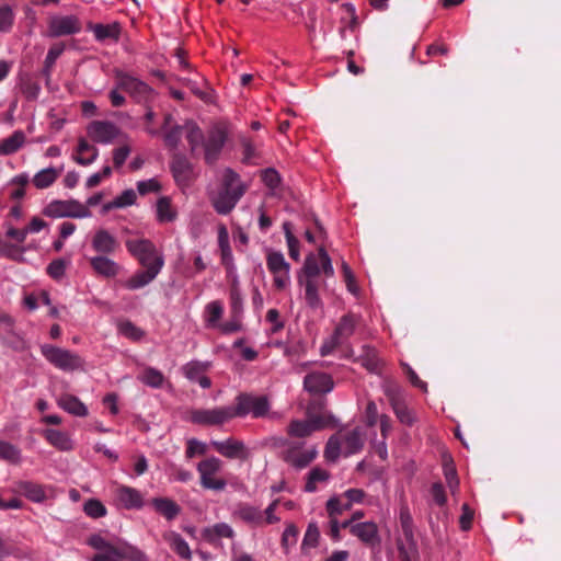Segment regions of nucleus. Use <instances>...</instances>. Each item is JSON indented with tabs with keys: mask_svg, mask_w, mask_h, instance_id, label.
<instances>
[{
	"mask_svg": "<svg viewBox=\"0 0 561 561\" xmlns=\"http://www.w3.org/2000/svg\"><path fill=\"white\" fill-rule=\"evenodd\" d=\"M51 35H73L81 32H91L93 35H119L121 23L113 21L108 23L82 22L75 15L51 16L49 19Z\"/></svg>",
	"mask_w": 561,
	"mask_h": 561,
	"instance_id": "1",
	"label": "nucleus"
},
{
	"mask_svg": "<svg viewBox=\"0 0 561 561\" xmlns=\"http://www.w3.org/2000/svg\"><path fill=\"white\" fill-rule=\"evenodd\" d=\"M243 194L244 188L239 183V175L233 170L227 169L218 193L211 197V204L218 214L228 215Z\"/></svg>",
	"mask_w": 561,
	"mask_h": 561,
	"instance_id": "2",
	"label": "nucleus"
},
{
	"mask_svg": "<svg viewBox=\"0 0 561 561\" xmlns=\"http://www.w3.org/2000/svg\"><path fill=\"white\" fill-rule=\"evenodd\" d=\"M128 252L138 261L144 270L157 268L160 273L164 266V257L148 239H129L125 242Z\"/></svg>",
	"mask_w": 561,
	"mask_h": 561,
	"instance_id": "3",
	"label": "nucleus"
},
{
	"mask_svg": "<svg viewBox=\"0 0 561 561\" xmlns=\"http://www.w3.org/2000/svg\"><path fill=\"white\" fill-rule=\"evenodd\" d=\"M236 417L233 407H216L213 409H192L187 420L203 426H221Z\"/></svg>",
	"mask_w": 561,
	"mask_h": 561,
	"instance_id": "4",
	"label": "nucleus"
},
{
	"mask_svg": "<svg viewBox=\"0 0 561 561\" xmlns=\"http://www.w3.org/2000/svg\"><path fill=\"white\" fill-rule=\"evenodd\" d=\"M41 352L51 365L64 371L80 369L84 363L78 354L51 344L42 345Z\"/></svg>",
	"mask_w": 561,
	"mask_h": 561,
	"instance_id": "5",
	"label": "nucleus"
},
{
	"mask_svg": "<svg viewBox=\"0 0 561 561\" xmlns=\"http://www.w3.org/2000/svg\"><path fill=\"white\" fill-rule=\"evenodd\" d=\"M228 125L224 122L214 124L206 133L204 141V159L207 164H214L227 141Z\"/></svg>",
	"mask_w": 561,
	"mask_h": 561,
	"instance_id": "6",
	"label": "nucleus"
},
{
	"mask_svg": "<svg viewBox=\"0 0 561 561\" xmlns=\"http://www.w3.org/2000/svg\"><path fill=\"white\" fill-rule=\"evenodd\" d=\"M224 462L217 457H208L197 463L199 483L206 490L224 491L227 482L222 478L216 477L221 470Z\"/></svg>",
	"mask_w": 561,
	"mask_h": 561,
	"instance_id": "7",
	"label": "nucleus"
},
{
	"mask_svg": "<svg viewBox=\"0 0 561 561\" xmlns=\"http://www.w3.org/2000/svg\"><path fill=\"white\" fill-rule=\"evenodd\" d=\"M232 407L236 417H244L251 414L252 417L259 419L267 414L270 402L265 396L257 397L250 393H240L236 398V405Z\"/></svg>",
	"mask_w": 561,
	"mask_h": 561,
	"instance_id": "8",
	"label": "nucleus"
},
{
	"mask_svg": "<svg viewBox=\"0 0 561 561\" xmlns=\"http://www.w3.org/2000/svg\"><path fill=\"white\" fill-rule=\"evenodd\" d=\"M321 272L325 277L334 275L332 261L323 247L318 249L317 255L309 253L306 256L300 276L318 278Z\"/></svg>",
	"mask_w": 561,
	"mask_h": 561,
	"instance_id": "9",
	"label": "nucleus"
},
{
	"mask_svg": "<svg viewBox=\"0 0 561 561\" xmlns=\"http://www.w3.org/2000/svg\"><path fill=\"white\" fill-rule=\"evenodd\" d=\"M44 214L48 217L60 218V217H71V218H85L91 215L89 208L78 201H54L49 203L45 209Z\"/></svg>",
	"mask_w": 561,
	"mask_h": 561,
	"instance_id": "10",
	"label": "nucleus"
},
{
	"mask_svg": "<svg viewBox=\"0 0 561 561\" xmlns=\"http://www.w3.org/2000/svg\"><path fill=\"white\" fill-rule=\"evenodd\" d=\"M385 396L387 397L398 420L404 425H413L415 416L408 408L401 388L394 383H389L385 387Z\"/></svg>",
	"mask_w": 561,
	"mask_h": 561,
	"instance_id": "11",
	"label": "nucleus"
},
{
	"mask_svg": "<svg viewBox=\"0 0 561 561\" xmlns=\"http://www.w3.org/2000/svg\"><path fill=\"white\" fill-rule=\"evenodd\" d=\"M115 80L117 89L129 93L137 101L147 100L152 93V89L146 82L122 70H115Z\"/></svg>",
	"mask_w": 561,
	"mask_h": 561,
	"instance_id": "12",
	"label": "nucleus"
},
{
	"mask_svg": "<svg viewBox=\"0 0 561 561\" xmlns=\"http://www.w3.org/2000/svg\"><path fill=\"white\" fill-rule=\"evenodd\" d=\"M304 443L293 442L289 447L284 449L282 458L284 461L296 469L306 468L316 457L314 449H302Z\"/></svg>",
	"mask_w": 561,
	"mask_h": 561,
	"instance_id": "13",
	"label": "nucleus"
},
{
	"mask_svg": "<svg viewBox=\"0 0 561 561\" xmlns=\"http://www.w3.org/2000/svg\"><path fill=\"white\" fill-rule=\"evenodd\" d=\"M211 447L222 457L228 459L247 460L250 451L242 440L228 437L225 440H211Z\"/></svg>",
	"mask_w": 561,
	"mask_h": 561,
	"instance_id": "14",
	"label": "nucleus"
},
{
	"mask_svg": "<svg viewBox=\"0 0 561 561\" xmlns=\"http://www.w3.org/2000/svg\"><path fill=\"white\" fill-rule=\"evenodd\" d=\"M360 319L362 317L359 314L353 312H347L344 314L334 329L332 336V347L340 346L348 341L359 324Z\"/></svg>",
	"mask_w": 561,
	"mask_h": 561,
	"instance_id": "15",
	"label": "nucleus"
},
{
	"mask_svg": "<svg viewBox=\"0 0 561 561\" xmlns=\"http://www.w3.org/2000/svg\"><path fill=\"white\" fill-rule=\"evenodd\" d=\"M87 130L89 137L99 144H110L119 135V128L108 121H93Z\"/></svg>",
	"mask_w": 561,
	"mask_h": 561,
	"instance_id": "16",
	"label": "nucleus"
},
{
	"mask_svg": "<svg viewBox=\"0 0 561 561\" xmlns=\"http://www.w3.org/2000/svg\"><path fill=\"white\" fill-rule=\"evenodd\" d=\"M170 168L178 185L188 186L194 180L193 165L185 156L174 153Z\"/></svg>",
	"mask_w": 561,
	"mask_h": 561,
	"instance_id": "17",
	"label": "nucleus"
},
{
	"mask_svg": "<svg viewBox=\"0 0 561 561\" xmlns=\"http://www.w3.org/2000/svg\"><path fill=\"white\" fill-rule=\"evenodd\" d=\"M308 414H310V412H308ZM325 424L327 423L323 416L309 415V421H291L290 424L288 425L287 433L289 436L294 437H307L312 432L324 427Z\"/></svg>",
	"mask_w": 561,
	"mask_h": 561,
	"instance_id": "18",
	"label": "nucleus"
},
{
	"mask_svg": "<svg viewBox=\"0 0 561 561\" xmlns=\"http://www.w3.org/2000/svg\"><path fill=\"white\" fill-rule=\"evenodd\" d=\"M161 133L163 135V141L165 147L173 150L176 149L182 136L183 126L174 122L173 115L167 113L163 117V124L161 126Z\"/></svg>",
	"mask_w": 561,
	"mask_h": 561,
	"instance_id": "19",
	"label": "nucleus"
},
{
	"mask_svg": "<svg viewBox=\"0 0 561 561\" xmlns=\"http://www.w3.org/2000/svg\"><path fill=\"white\" fill-rule=\"evenodd\" d=\"M116 501L126 510H138L144 505L141 493L130 486L119 485L115 490Z\"/></svg>",
	"mask_w": 561,
	"mask_h": 561,
	"instance_id": "20",
	"label": "nucleus"
},
{
	"mask_svg": "<svg viewBox=\"0 0 561 561\" xmlns=\"http://www.w3.org/2000/svg\"><path fill=\"white\" fill-rule=\"evenodd\" d=\"M91 244L94 251L103 255L113 254L119 248L118 240L106 229L96 230Z\"/></svg>",
	"mask_w": 561,
	"mask_h": 561,
	"instance_id": "21",
	"label": "nucleus"
},
{
	"mask_svg": "<svg viewBox=\"0 0 561 561\" xmlns=\"http://www.w3.org/2000/svg\"><path fill=\"white\" fill-rule=\"evenodd\" d=\"M305 389L311 393H327L333 389L334 382L325 373H310L304 379Z\"/></svg>",
	"mask_w": 561,
	"mask_h": 561,
	"instance_id": "22",
	"label": "nucleus"
},
{
	"mask_svg": "<svg viewBox=\"0 0 561 561\" xmlns=\"http://www.w3.org/2000/svg\"><path fill=\"white\" fill-rule=\"evenodd\" d=\"M351 534L368 546L379 543L378 527L373 522L357 523L351 526Z\"/></svg>",
	"mask_w": 561,
	"mask_h": 561,
	"instance_id": "23",
	"label": "nucleus"
},
{
	"mask_svg": "<svg viewBox=\"0 0 561 561\" xmlns=\"http://www.w3.org/2000/svg\"><path fill=\"white\" fill-rule=\"evenodd\" d=\"M89 262L98 275L106 278L115 277L121 270V266L115 261L103 254L91 257Z\"/></svg>",
	"mask_w": 561,
	"mask_h": 561,
	"instance_id": "24",
	"label": "nucleus"
},
{
	"mask_svg": "<svg viewBox=\"0 0 561 561\" xmlns=\"http://www.w3.org/2000/svg\"><path fill=\"white\" fill-rule=\"evenodd\" d=\"M59 408L72 414L75 416L83 417L88 415V408L84 403L76 396L70 393H64L57 399Z\"/></svg>",
	"mask_w": 561,
	"mask_h": 561,
	"instance_id": "25",
	"label": "nucleus"
},
{
	"mask_svg": "<svg viewBox=\"0 0 561 561\" xmlns=\"http://www.w3.org/2000/svg\"><path fill=\"white\" fill-rule=\"evenodd\" d=\"M298 282L305 287V299L307 305L313 309L321 307L322 301L318 294L320 287L318 278L299 276Z\"/></svg>",
	"mask_w": 561,
	"mask_h": 561,
	"instance_id": "26",
	"label": "nucleus"
},
{
	"mask_svg": "<svg viewBox=\"0 0 561 561\" xmlns=\"http://www.w3.org/2000/svg\"><path fill=\"white\" fill-rule=\"evenodd\" d=\"M158 275L157 268H154V271L148 268L138 270L123 283V286L129 290H137L149 285Z\"/></svg>",
	"mask_w": 561,
	"mask_h": 561,
	"instance_id": "27",
	"label": "nucleus"
},
{
	"mask_svg": "<svg viewBox=\"0 0 561 561\" xmlns=\"http://www.w3.org/2000/svg\"><path fill=\"white\" fill-rule=\"evenodd\" d=\"M343 444L344 456H351L362 450L364 446V438L360 430L354 428L345 432L344 434L339 433Z\"/></svg>",
	"mask_w": 561,
	"mask_h": 561,
	"instance_id": "28",
	"label": "nucleus"
},
{
	"mask_svg": "<svg viewBox=\"0 0 561 561\" xmlns=\"http://www.w3.org/2000/svg\"><path fill=\"white\" fill-rule=\"evenodd\" d=\"M397 547L399 551V557L402 561H415L419 557L417 545L414 539V533L408 537L407 535H401L397 539Z\"/></svg>",
	"mask_w": 561,
	"mask_h": 561,
	"instance_id": "29",
	"label": "nucleus"
},
{
	"mask_svg": "<svg viewBox=\"0 0 561 561\" xmlns=\"http://www.w3.org/2000/svg\"><path fill=\"white\" fill-rule=\"evenodd\" d=\"M151 505L167 520L175 519L181 513V506L169 497H154L151 500Z\"/></svg>",
	"mask_w": 561,
	"mask_h": 561,
	"instance_id": "30",
	"label": "nucleus"
},
{
	"mask_svg": "<svg viewBox=\"0 0 561 561\" xmlns=\"http://www.w3.org/2000/svg\"><path fill=\"white\" fill-rule=\"evenodd\" d=\"M43 436L51 446L59 450L69 451L73 449L72 440L66 432L47 428L43 432Z\"/></svg>",
	"mask_w": 561,
	"mask_h": 561,
	"instance_id": "31",
	"label": "nucleus"
},
{
	"mask_svg": "<svg viewBox=\"0 0 561 561\" xmlns=\"http://www.w3.org/2000/svg\"><path fill=\"white\" fill-rule=\"evenodd\" d=\"M99 156V149L90 145L84 138H80L77 147V152L73 159L81 165H89L93 163Z\"/></svg>",
	"mask_w": 561,
	"mask_h": 561,
	"instance_id": "32",
	"label": "nucleus"
},
{
	"mask_svg": "<svg viewBox=\"0 0 561 561\" xmlns=\"http://www.w3.org/2000/svg\"><path fill=\"white\" fill-rule=\"evenodd\" d=\"M163 538L170 545L172 550L179 554V557L184 560H191L192 552L190 546L180 534L175 531H168L163 535Z\"/></svg>",
	"mask_w": 561,
	"mask_h": 561,
	"instance_id": "33",
	"label": "nucleus"
},
{
	"mask_svg": "<svg viewBox=\"0 0 561 561\" xmlns=\"http://www.w3.org/2000/svg\"><path fill=\"white\" fill-rule=\"evenodd\" d=\"M26 137L22 130H15L9 137L0 141V154L9 156L15 153L25 144Z\"/></svg>",
	"mask_w": 561,
	"mask_h": 561,
	"instance_id": "34",
	"label": "nucleus"
},
{
	"mask_svg": "<svg viewBox=\"0 0 561 561\" xmlns=\"http://www.w3.org/2000/svg\"><path fill=\"white\" fill-rule=\"evenodd\" d=\"M113 556L128 561H147L146 554L140 549L125 541L115 546Z\"/></svg>",
	"mask_w": 561,
	"mask_h": 561,
	"instance_id": "35",
	"label": "nucleus"
},
{
	"mask_svg": "<svg viewBox=\"0 0 561 561\" xmlns=\"http://www.w3.org/2000/svg\"><path fill=\"white\" fill-rule=\"evenodd\" d=\"M137 195L133 188L125 190L122 194L116 196L113 201L103 205V211H110L115 208H125L136 203Z\"/></svg>",
	"mask_w": 561,
	"mask_h": 561,
	"instance_id": "36",
	"label": "nucleus"
},
{
	"mask_svg": "<svg viewBox=\"0 0 561 561\" xmlns=\"http://www.w3.org/2000/svg\"><path fill=\"white\" fill-rule=\"evenodd\" d=\"M233 536V529L226 523H218L203 530V537L208 542H214L217 538H232Z\"/></svg>",
	"mask_w": 561,
	"mask_h": 561,
	"instance_id": "37",
	"label": "nucleus"
},
{
	"mask_svg": "<svg viewBox=\"0 0 561 561\" xmlns=\"http://www.w3.org/2000/svg\"><path fill=\"white\" fill-rule=\"evenodd\" d=\"M342 11L341 22L344 24L342 32H357L359 22L354 5L345 3L342 5Z\"/></svg>",
	"mask_w": 561,
	"mask_h": 561,
	"instance_id": "38",
	"label": "nucleus"
},
{
	"mask_svg": "<svg viewBox=\"0 0 561 561\" xmlns=\"http://www.w3.org/2000/svg\"><path fill=\"white\" fill-rule=\"evenodd\" d=\"M22 94L27 101H36L41 92V85L30 75H22L19 83Z\"/></svg>",
	"mask_w": 561,
	"mask_h": 561,
	"instance_id": "39",
	"label": "nucleus"
},
{
	"mask_svg": "<svg viewBox=\"0 0 561 561\" xmlns=\"http://www.w3.org/2000/svg\"><path fill=\"white\" fill-rule=\"evenodd\" d=\"M19 490L33 502H43L46 499V493L43 486L38 483L31 481H21L18 484Z\"/></svg>",
	"mask_w": 561,
	"mask_h": 561,
	"instance_id": "40",
	"label": "nucleus"
},
{
	"mask_svg": "<svg viewBox=\"0 0 561 561\" xmlns=\"http://www.w3.org/2000/svg\"><path fill=\"white\" fill-rule=\"evenodd\" d=\"M60 172L61 170L55 168L43 169L34 175L33 184L41 190L47 188L58 179Z\"/></svg>",
	"mask_w": 561,
	"mask_h": 561,
	"instance_id": "41",
	"label": "nucleus"
},
{
	"mask_svg": "<svg viewBox=\"0 0 561 561\" xmlns=\"http://www.w3.org/2000/svg\"><path fill=\"white\" fill-rule=\"evenodd\" d=\"M176 218L171 199L167 196L160 197L157 202V219L160 222H171Z\"/></svg>",
	"mask_w": 561,
	"mask_h": 561,
	"instance_id": "42",
	"label": "nucleus"
},
{
	"mask_svg": "<svg viewBox=\"0 0 561 561\" xmlns=\"http://www.w3.org/2000/svg\"><path fill=\"white\" fill-rule=\"evenodd\" d=\"M186 139L191 147V152L194 153L195 150L199 147H204L205 136L202 129L192 122H188L186 125Z\"/></svg>",
	"mask_w": 561,
	"mask_h": 561,
	"instance_id": "43",
	"label": "nucleus"
},
{
	"mask_svg": "<svg viewBox=\"0 0 561 561\" xmlns=\"http://www.w3.org/2000/svg\"><path fill=\"white\" fill-rule=\"evenodd\" d=\"M237 514L242 520L254 525H262L264 520L263 513L257 507L249 504L240 505Z\"/></svg>",
	"mask_w": 561,
	"mask_h": 561,
	"instance_id": "44",
	"label": "nucleus"
},
{
	"mask_svg": "<svg viewBox=\"0 0 561 561\" xmlns=\"http://www.w3.org/2000/svg\"><path fill=\"white\" fill-rule=\"evenodd\" d=\"M362 365L371 373H377L380 368V359L374 347L364 346L360 355Z\"/></svg>",
	"mask_w": 561,
	"mask_h": 561,
	"instance_id": "45",
	"label": "nucleus"
},
{
	"mask_svg": "<svg viewBox=\"0 0 561 561\" xmlns=\"http://www.w3.org/2000/svg\"><path fill=\"white\" fill-rule=\"evenodd\" d=\"M65 49L64 44H55L47 53L45 58L44 68L42 70V75L46 79V83L50 81V71L56 61V59L62 54Z\"/></svg>",
	"mask_w": 561,
	"mask_h": 561,
	"instance_id": "46",
	"label": "nucleus"
},
{
	"mask_svg": "<svg viewBox=\"0 0 561 561\" xmlns=\"http://www.w3.org/2000/svg\"><path fill=\"white\" fill-rule=\"evenodd\" d=\"M138 379L149 387L160 388L164 381V376L160 370L148 367L138 376Z\"/></svg>",
	"mask_w": 561,
	"mask_h": 561,
	"instance_id": "47",
	"label": "nucleus"
},
{
	"mask_svg": "<svg viewBox=\"0 0 561 561\" xmlns=\"http://www.w3.org/2000/svg\"><path fill=\"white\" fill-rule=\"evenodd\" d=\"M267 268L272 274L289 271V264L280 252H270L266 259Z\"/></svg>",
	"mask_w": 561,
	"mask_h": 561,
	"instance_id": "48",
	"label": "nucleus"
},
{
	"mask_svg": "<svg viewBox=\"0 0 561 561\" xmlns=\"http://www.w3.org/2000/svg\"><path fill=\"white\" fill-rule=\"evenodd\" d=\"M208 363L192 360L183 366V373L188 380L195 382L208 369Z\"/></svg>",
	"mask_w": 561,
	"mask_h": 561,
	"instance_id": "49",
	"label": "nucleus"
},
{
	"mask_svg": "<svg viewBox=\"0 0 561 561\" xmlns=\"http://www.w3.org/2000/svg\"><path fill=\"white\" fill-rule=\"evenodd\" d=\"M444 476L451 494H455L459 489V479L451 459L444 461Z\"/></svg>",
	"mask_w": 561,
	"mask_h": 561,
	"instance_id": "50",
	"label": "nucleus"
},
{
	"mask_svg": "<svg viewBox=\"0 0 561 561\" xmlns=\"http://www.w3.org/2000/svg\"><path fill=\"white\" fill-rule=\"evenodd\" d=\"M342 448L340 434L332 435L327 443L324 457L330 461H335L340 457Z\"/></svg>",
	"mask_w": 561,
	"mask_h": 561,
	"instance_id": "51",
	"label": "nucleus"
},
{
	"mask_svg": "<svg viewBox=\"0 0 561 561\" xmlns=\"http://www.w3.org/2000/svg\"><path fill=\"white\" fill-rule=\"evenodd\" d=\"M0 459L7 460L12 463L20 462L21 451L11 443L0 440Z\"/></svg>",
	"mask_w": 561,
	"mask_h": 561,
	"instance_id": "52",
	"label": "nucleus"
},
{
	"mask_svg": "<svg viewBox=\"0 0 561 561\" xmlns=\"http://www.w3.org/2000/svg\"><path fill=\"white\" fill-rule=\"evenodd\" d=\"M14 22L13 9L10 4L3 3L0 5V32L8 33Z\"/></svg>",
	"mask_w": 561,
	"mask_h": 561,
	"instance_id": "53",
	"label": "nucleus"
},
{
	"mask_svg": "<svg viewBox=\"0 0 561 561\" xmlns=\"http://www.w3.org/2000/svg\"><path fill=\"white\" fill-rule=\"evenodd\" d=\"M328 478V471L320 468H313L308 474V480L306 482L305 490L307 492H314L317 490V483L325 481Z\"/></svg>",
	"mask_w": 561,
	"mask_h": 561,
	"instance_id": "54",
	"label": "nucleus"
},
{
	"mask_svg": "<svg viewBox=\"0 0 561 561\" xmlns=\"http://www.w3.org/2000/svg\"><path fill=\"white\" fill-rule=\"evenodd\" d=\"M28 181H30L28 176L25 173L15 175L11 180L10 184L18 186L16 188H14L10 193L11 199L19 201V199H22L24 197V195H25V186L28 184Z\"/></svg>",
	"mask_w": 561,
	"mask_h": 561,
	"instance_id": "55",
	"label": "nucleus"
},
{
	"mask_svg": "<svg viewBox=\"0 0 561 561\" xmlns=\"http://www.w3.org/2000/svg\"><path fill=\"white\" fill-rule=\"evenodd\" d=\"M320 538V531L316 523H310L307 527V530L304 536V540L301 543V549L305 550L307 548L317 547Z\"/></svg>",
	"mask_w": 561,
	"mask_h": 561,
	"instance_id": "56",
	"label": "nucleus"
},
{
	"mask_svg": "<svg viewBox=\"0 0 561 561\" xmlns=\"http://www.w3.org/2000/svg\"><path fill=\"white\" fill-rule=\"evenodd\" d=\"M242 147V162L247 164L255 163V160L260 157L254 144L249 138H242L241 140Z\"/></svg>",
	"mask_w": 561,
	"mask_h": 561,
	"instance_id": "57",
	"label": "nucleus"
},
{
	"mask_svg": "<svg viewBox=\"0 0 561 561\" xmlns=\"http://www.w3.org/2000/svg\"><path fill=\"white\" fill-rule=\"evenodd\" d=\"M121 334L133 341H138L144 336V332L130 321H123L118 324Z\"/></svg>",
	"mask_w": 561,
	"mask_h": 561,
	"instance_id": "58",
	"label": "nucleus"
},
{
	"mask_svg": "<svg viewBox=\"0 0 561 561\" xmlns=\"http://www.w3.org/2000/svg\"><path fill=\"white\" fill-rule=\"evenodd\" d=\"M89 546H91L93 549L100 550V553H108L110 556H113V549H115L116 545H113L105 540L100 535H92L88 540Z\"/></svg>",
	"mask_w": 561,
	"mask_h": 561,
	"instance_id": "59",
	"label": "nucleus"
},
{
	"mask_svg": "<svg viewBox=\"0 0 561 561\" xmlns=\"http://www.w3.org/2000/svg\"><path fill=\"white\" fill-rule=\"evenodd\" d=\"M350 508V504L343 502L339 497H331L327 502V511L330 517H336L337 515H341L344 511H348Z\"/></svg>",
	"mask_w": 561,
	"mask_h": 561,
	"instance_id": "60",
	"label": "nucleus"
},
{
	"mask_svg": "<svg viewBox=\"0 0 561 561\" xmlns=\"http://www.w3.org/2000/svg\"><path fill=\"white\" fill-rule=\"evenodd\" d=\"M400 526L402 534L407 535L408 537L411 535V533H414L413 519L407 505H402L400 508Z\"/></svg>",
	"mask_w": 561,
	"mask_h": 561,
	"instance_id": "61",
	"label": "nucleus"
},
{
	"mask_svg": "<svg viewBox=\"0 0 561 561\" xmlns=\"http://www.w3.org/2000/svg\"><path fill=\"white\" fill-rule=\"evenodd\" d=\"M84 513L90 517L99 518L106 514V508L99 500H89L84 504Z\"/></svg>",
	"mask_w": 561,
	"mask_h": 561,
	"instance_id": "62",
	"label": "nucleus"
},
{
	"mask_svg": "<svg viewBox=\"0 0 561 561\" xmlns=\"http://www.w3.org/2000/svg\"><path fill=\"white\" fill-rule=\"evenodd\" d=\"M206 453H207L206 444H204L195 438L187 440L186 450H185L186 458L191 459V458L195 457L196 455H205Z\"/></svg>",
	"mask_w": 561,
	"mask_h": 561,
	"instance_id": "63",
	"label": "nucleus"
},
{
	"mask_svg": "<svg viewBox=\"0 0 561 561\" xmlns=\"http://www.w3.org/2000/svg\"><path fill=\"white\" fill-rule=\"evenodd\" d=\"M66 271V262L62 259L51 261L47 266V274L54 278L59 279L64 276Z\"/></svg>",
	"mask_w": 561,
	"mask_h": 561,
	"instance_id": "64",
	"label": "nucleus"
}]
</instances>
